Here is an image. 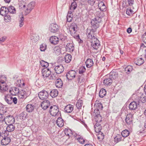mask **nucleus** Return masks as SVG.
Here are the masks:
<instances>
[{"label":"nucleus","mask_w":146,"mask_h":146,"mask_svg":"<svg viewBox=\"0 0 146 146\" xmlns=\"http://www.w3.org/2000/svg\"><path fill=\"white\" fill-rule=\"evenodd\" d=\"M96 30L93 29H87L86 35L88 38L91 40V46L94 49L97 50L100 45L98 40L96 37L94 33Z\"/></svg>","instance_id":"obj_1"},{"label":"nucleus","mask_w":146,"mask_h":146,"mask_svg":"<svg viewBox=\"0 0 146 146\" xmlns=\"http://www.w3.org/2000/svg\"><path fill=\"white\" fill-rule=\"evenodd\" d=\"M6 79V77L0 76V91L1 92H5L8 89V86L5 82Z\"/></svg>","instance_id":"obj_2"},{"label":"nucleus","mask_w":146,"mask_h":146,"mask_svg":"<svg viewBox=\"0 0 146 146\" xmlns=\"http://www.w3.org/2000/svg\"><path fill=\"white\" fill-rule=\"evenodd\" d=\"M49 112L52 116H61L60 112L59 111V109L58 106L54 105L50 107Z\"/></svg>","instance_id":"obj_3"},{"label":"nucleus","mask_w":146,"mask_h":146,"mask_svg":"<svg viewBox=\"0 0 146 146\" xmlns=\"http://www.w3.org/2000/svg\"><path fill=\"white\" fill-rule=\"evenodd\" d=\"M35 5V2H31L29 3L26 7L25 5L23 6V8L25 12V15L28 14L34 8Z\"/></svg>","instance_id":"obj_4"},{"label":"nucleus","mask_w":146,"mask_h":146,"mask_svg":"<svg viewBox=\"0 0 146 146\" xmlns=\"http://www.w3.org/2000/svg\"><path fill=\"white\" fill-rule=\"evenodd\" d=\"M133 117L131 113L127 115L125 119V125L129 127H131L133 125Z\"/></svg>","instance_id":"obj_5"},{"label":"nucleus","mask_w":146,"mask_h":146,"mask_svg":"<svg viewBox=\"0 0 146 146\" xmlns=\"http://www.w3.org/2000/svg\"><path fill=\"white\" fill-rule=\"evenodd\" d=\"M101 21L100 19L98 20L97 18H94L92 19L91 21L92 29L96 31V29L99 27V24Z\"/></svg>","instance_id":"obj_6"},{"label":"nucleus","mask_w":146,"mask_h":146,"mask_svg":"<svg viewBox=\"0 0 146 146\" xmlns=\"http://www.w3.org/2000/svg\"><path fill=\"white\" fill-rule=\"evenodd\" d=\"M49 29L51 33H55L59 31V27L57 24L52 23L50 25Z\"/></svg>","instance_id":"obj_7"},{"label":"nucleus","mask_w":146,"mask_h":146,"mask_svg":"<svg viewBox=\"0 0 146 146\" xmlns=\"http://www.w3.org/2000/svg\"><path fill=\"white\" fill-rule=\"evenodd\" d=\"M38 95L40 100H46L49 96V94L47 91L43 90L39 93Z\"/></svg>","instance_id":"obj_8"},{"label":"nucleus","mask_w":146,"mask_h":146,"mask_svg":"<svg viewBox=\"0 0 146 146\" xmlns=\"http://www.w3.org/2000/svg\"><path fill=\"white\" fill-rule=\"evenodd\" d=\"M137 102H138V105H139L141 103H146V96H145L142 94L140 96H138L136 97Z\"/></svg>","instance_id":"obj_9"},{"label":"nucleus","mask_w":146,"mask_h":146,"mask_svg":"<svg viewBox=\"0 0 146 146\" xmlns=\"http://www.w3.org/2000/svg\"><path fill=\"white\" fill-rule=\"evenodd\" d=\"M76 75V72L74 70L69 71L66 74V76L68 80H72L75 78Z\"/></svg>","instance_id":"obj_10"},{"label":"nucleus","mask_w":146,"mask_h":146,"mask_svg":"<svg viewBox=\"0 0 146 146\" xmlns=\"http://www.w3.org/2000/svg\"><path fill=\"white\" fill-rule=\"evenodd\" d=\"M31 92L30 91L25 89L22 90L21 91L20 96L21 98L26 99L30 94Z\"/></svg>","instance_id":"obj_11"},{"label":"nucleus","mask_w":146,"mask_h":146,"mask_svg":"<svg viewBox=\"0 0 146 146\" xmlns=\"http://www.w3.org/2000/svg\"><path fill=\"white\" fill-rule=\"evenodd\" d=\"M15 122V119L13 116L9 115L5 117V123L7 124L8 123L9 124H14Z\"/></svg>","instance_id":"obj_12"},{"label":"nucleus","mask_w":146,"mask_h":146,"mask_svg":"<svg viewBox=\"0 0 146 146\" xmlns=\"http://www.w3.org/2000/svg\"><path fill=\"white\" fill-rule=\"evenodd\" d=\"M54 69L56 73L58 74H60L62 73L64 70V67L61 64L56 66Z\"/></svg>","instance_id":"obj_13"},{"label":"nucleus","mask_w":146,"mask_h":146,"mask_svg":"<svg viewBox=\"0 0 146 146\" xmlns=\"http://www.w3.org/2000/svg\"><path fill=\"white\" fill-rule=\"evenodd\" d=\"M42 73L43 77L44 78L49 76L51 72L49 68H44L42 70Z\"/></svg>","instance_id":"obj_14"},{"label":"nucleus","mask_w":146,"mask_h":146,"mask_svg":"<svg viewBox=\"0 0 146 146\" xmlns=\"http://www.w3.org/2000/svg\"><path fill=\"white\" fill-rule=\"evenodd\" d=\"M50 105V102L47 100H45L42 102L41 104V107L44 110L46 109Z\"/></svg>","instance_id":"obj_15"},{"label":"nucleus","mask_w":146,"mask_h":146,"mask_svg":"<svg viewBox=\"0 0 146 146\" xmlns=\"http://www.w3.org/2000/svg\"><path fill=\"white\" fill-rule=\"evenodd\" d=\"M74 48L73 44L71 43H68L66 44V49L67 51L72 52L74 50Z\"/></svg>","instance_id":"obj_16"},{"label":"nucleus","mask_w":146,"mask_h":146,"mask_svg":"<svg viewBox=\"0 0 146 146\" xmlns=\"http://www.w3.org/2000/svg\"><path fill=\"white\" fill-rule=\"evenodd\" d=\"M11 141L10 137H4L3 138L1 141V143L2 145H8Z\"/></svg>","instance_id":"obj_17"},{"label":"nucleus","mask_w":146,"mask_h":146,"mask_svg":"<svg viewBox=\"0 0 146 146\" xmlns=\"http://www.w3.org/2000/svg\"><path fill=\"white\" fill-rule=\"evenodd\" d=\"M8 11L7 8L5 6L2 7L0 10V14L2 16L8 14Z\"/></svg>","instance_id":"obj_18"},{"label":"nucleus","mask_w":146,"mask_h":146,"mask_svg":"<svg viewBox=\"0 0 146 146\" xmlns=\"http://www.w3.org/2000/svg\"><path fill=\"white\" fill-rule=\"evenodd\" d=\"M59 38L56 36H53L50 37L49 40L51 43L54 44H57L59 42Z\"/></svg>","instance_id":"obj_19"},{"label":"nucleus","mask_w":146,"mask_h":146,"mask_svg":"<svg viewBox=\"0 0 146 146\" xmlns=\"http://www.w3.org/2000/svg\"><path fill=\"white\" fill-rule=\"evenodd\" d=\"M118 76V73L115 70H113L109 74V77L112 80L115 79L117 78Z\"/></svg>","instance_id":"obj_20"},{"label":"nucleus","mask_w":146,"mask_h":146,"mask_svg":"<svg viewBox=\"0 0 146 146\" xmlns=\"http://www.w3.org/2000/svg\"><path fill=\"white\" fill-rule=\"evenodd\" d=\"M19 92V89L16 87H13L9 90V92L12 95H15Z\"/></svg>","instance_id":"obj_21"},{"label":"nucleus","mask_w":146,"mask_h":146,"mask_svg":"<svg viewBox=\"0 0 146 146\" xmlns=\"http://www.w3.org/2000/svg\"><path fill=\"white\" fill-rule=\"evenodd\" d=\"M137 103L134 101L131 102L129 106V109L131 110H135L137 108Z\"/></svg>","instance_id":"obj_22"},{"label":"nucleus","mask_w":146,"mask_h":146,"mask_svg":"<svg viewBox=\"0 0 146 146\" xmlns=\"http://www.w3.org/2000/svg\"><path fill=\"white\" fill-rule=\"evenodd\" d=\"M86 67L88 68L91 67L94 64L93 60L91 58H88L87 59L85 62Z\"/></svg>","instance_id":"obj_23"},{"label":"nucleus","mask_w":146,"mask_h":146,"mask_svg":"<svg viewBox=\"0 0 146 146\" xmlns=\"http://www.w3.org/2000/svg\"><path fill=\"white\" fill-rule=\"evenodd\" d=\"M55 84L56 87L58 88H61L63 85V83L60 78L57 79L55 82Z\"/></svg>","instance_id":"obj_24"},{"label":"nucleus","mask_w":146,"mask_h":146,"mask_svg":"<svg viewBox=\"0 0 146 146\" xmlns=\"http://www.w3.org/2000/svg\"><path fill=\"white\" fill-rule=\"evenodd\" d=\"M94 128L95 131L97 133L100 132L102 128L101 125L100 123H97L94 125Z\"/></svg>","instance_id":"obj_25"},{"label":"nucleus","mask_w":146,"mask_h":146,"mask_svg":"<svg viewBox=\"0 0 146 146\" xmlns=\"http://www.w3.org/2000/svg\"><path fill=\"white\" fill-rule=\"evenodd\" d=\"M134 62V63L136 65L140 66L143 64L144 62V60L142 58H138L135 59Z\"/></svg>","instance_id":"obj_26"},{"label":"nucleus","mask_w":146,"mask_h":146,"mask_svg":"<svg viewBox=\"0 0 146 146\" xmlns=\"http://www.w3.org/2000/svg\"><path fill=\"white\" fill-rule=\"evenodd\" d=\"M64 109L66 112L70 113L73 110V106L70 104L68 105L65 106Z\"/></svg>","instance_id":"obj_27"},{"label":"nucleus","mask_w":146,"mask_h":146,"mask_svg":"<svg viewBox=\"0 0 146 146\" xmlns=\"http://www.w3.org/2000/svg\"><path fill=\"white\" fill-rule=\"evenodd\" d=\"M112 80L109 77V78H106L104 80V84L107 86H110L112 82Z\"/></svg>","instance_id":"obj_28"},{"label":"nucleus","mask_w":146,"mask_h":146,"mask_svg":"<svg viewBox=\"0 0 146 146\" xmlns=\"http://www.w3.org/2000/svg\"><path fill=\"white\" fill-rule=\"evenodd\" d=\"M13 124H9L8 125V126L6 127V130L9 132H12L14 130L15 127L13 125Z\"/></svg>","instance_id":"obj_29"},{"label":"nucleus","mask_w":146,"mask_h":146,"mask_svg":"<svg viewBox=\"0 0 146 146\" xmlns=\"http://www.w3.org/2000/svg\"><path fill=\"white\" fill-rule=\"evenodd\" d=\"M123 2L125 3L126 7H131L134 4V0H125Z\"/></svg>","instance_id":"obj_30"},{"label":"nucleus","mask_w":146,"mask_h":146,"mask_svg":"<svg viewBox=\"0 0 146 146\" xmlns=\"http://www.w3.org/2000/svg\"><path fill=\"white\" fill-rule=\"evenodd\" d=\"M57 125L60 127H62L64 125V123L63 119L61 117H58L56 120Z\"/></svg>","instance_id":"obj_31"},{"label":"nucleus","mask_w":146,"mask_h":146,"mask_svg":"<svg viewBox=\"0 0 146 146\" xmlns=\"http://www.w3.org/2000/svg\"><path fill=\"white\" fill-rule=\"evenodd\" d=\"M103 13L102 12L100 11H98L96 13V17L95 18H97L98 20L99 19L101 21V19L103 17Z\"/></svg>","instance_id":"obj_32"},{"label":"nucleus","mask_w":146,"mask_h":146,"mask_svg":"<svg viewBox=\"0 0 146 146\" xmlns=\"http://www.w3.org/2000/svg\"><path fill=\"white\" fill-rule=\"evenodd\" d=\"M70 28L71 29V31L72 30L74 31V33H75L76 32L78 29V27L77 24L74 23H72L70 26Z\"/></svg>","instance_id":"obj_33"},{"label":"nucleus","mask_w":146,"mask_h":146,"mask_svg":"<svg viewBox=\"0 0 146 146\" xmlns=\"http://www.w3.org/2000/svg\"><path fill=\"white\" fill-rule=\"evenodd\" d=\"M58 91L56 89L52 90L50 94V96L52 98H54L56 97L58 95Z\"/></svg>","instance_id":"obj_34"},{"label":"nucleus","mask_w":146,"mask_h":146,"mask_svg":"<svg viewBox=\"0 0 146 146\" xmlns=\"http://www.w3.org/2000/svg\"><path fill=\"white\" fill-rule=\"evenodd\" d=\"M5 100L9 104H11L12 103V97L10 96H5Z\"/></svg>","instance_id":"obj_35"},{"label":"nucleus","mask_w":146,"mask_h":146,"mask_svg":"<svg viewBox=\"0 0 146 146\" xmlns=\"http://www.w3.org/2000/svg\"><path fill=\"white\" fill-rule=\"evenodd\" d=\"M106 94V90L104 88L101 89L99 93V96L100 98H103L105 96Z\"/></svg>","instance_id":"obj_36"},{"label":"nucleus","mask_w":146,"mask_h":146,"mask_svg":"<svg viewBox=\"0 0 146 146\" xmlns=\"http://www.w3.org/2000/svg\"><path fill=\"white\" fill-rule=\"evenodd\" d=\"M8 13L10 14H15L16 12V10L15 8L13 6H10L8 8Z\"/></svg>","instance_id":"obj_37"},{"label":"nucleus","mask_w":146,"mask_h":146,"mask_svg":"<svg viewBox=\"0 0 146 146\" xmlns=\"http://www.w3.org/2000/svg\"><path fill=\"white\" fill-rule=\"evenodd\" d=\"M64 133L67 136H71L73 135V132L71 129L66 128L64 130Z\"/></svg>","instance_id":"obj_38"},{"label":"nucleus","mask_w":146,"mask_h":146,"mask_svg":"<svg viewBox=\"0 0 146 146\" xmlns=\"http://www.w3.org/2000/svg\"><path fill=\"white\" fill-rule=\"evenodd\" d=\"M72 56L70 54H67L65 56L64 59L65 62L67 63H69L71 61Z\"/></svg>","instance_id":"obj_39"},{"label":"nucleus","mask_w":146,"mask_h":146,"mask_svg":"<svg viewBox=\"0 0 146 146\" xmlns=\"http://www.w3.org/2000/svg\"><path fill=\"white\" fill-rule=\"evenodd\" d=\"M26 109L27 111L31 112L33 110L34 107L31 104H28L26 107Z\"/></svg>","instance_id":"obj_40"},{"label":"nucleus","mask_w":146,"mask_h":146,"mask_svg":"<svg viewBox=\"0 0 146 146\" xmlns=\"http://www.w3.org/2000/svg\"><path fill=\"white\" fill-rule=\"evenodd\" d=\"M133 70V67L131 66H128L125 69V71L127 74H129Z\"/></svg>","instance_id":"obj_41"},{"label":"nucleus","mask_w":146,"mask_h":146,"mask_svg":"<svg viewBox=\"0 0 146 146\" xmlns=\"http://www.w3.org/2000/svg\"><path fill=\"white\" fill-rule=\"evenodd\" d=\"M77 7V5L76 3L74 1L71 3L70 7V10L72 11H74V10Z\"/></svg>","instance_id":"obj_42"},{"label":"nucleus","mask_w":146,"mask_h":146,"mask_svg":"<svg viewBox=\"0 0 146 146\" xmlns=\"http://www.w3.org/2000/svg\"><path fill=\"white\" fill-rule=\"evenodd\" d=\"M95 109L100 110H101L103 108V106L101 103H97L95 104L94 105Z\"/></svg>","instance_id":"obj_43"},{"label":"nucleus","mask_w":146,"mask_h":146,"mask_svg":"<svg viewBox=\"0 0 146 146\" xmlns=\"http://www.w3.org/2000/svg\"><path fill=\"white\" fill-rule=\"evenodd\" d=\"M129 131L127 129H125L121 133L122 136L124 137H127L129 135Z\"/></svg>","instance_id":"obj_44"},{"label":"nucleus","mask_w":146,"mask_h":146,"mask_svg":"<svg viewBox=\"0 0 146 146\" xmlns=\"http://www.w3.org/2000/svg\"><path fill=\"white\" fill-rule=\"evenodd\" d=\"M83 105V101L81 100H78L76 104V106L78 109H81Z\"/></svg>","instance_id":"obj_45"},{"label":"nucleus","mask_w":146,"mask_h":146,"mask_svg":"<svg viewBox=\"0 0 146 146\" xmlns=\"http://www.w3.org/2000/svg\"><path fill=\"white\" fill-rule=\"evenodd\" d=\"M122 139V137L119 135H117L114 138V141L116 143H117L120 141Z\"/></svg>","instance_id":"obj_46"},{"label":"nucleus","mask_w":146,"mask_h":146,"mask_svg":"<svg viewBox=\"0 0 146 146\" xmlns=\"http://www.w3.org/2000/svg\"><path fill=\"white\" fill-rule=\"evenodd\" d=\"M41 66L43 67L46 68L48 66V63L43 60H41L40 61Z\"/></svg>","instance_id":"obj_47"},{"label":"nucleus","mask_w":146,"mask_h":146,"mask_svg":"<svg viewBox=\"0 0 146 146\" xmlns=\"http://www.w3.org/2000/svg\"><path fill=\"white\" fill-rule=\"evenodd\" d=\"M95 118L96 123H100L102 121V117L100 115H98V116L96 115L95 117Z\"/></svg>","instance_id":"obj_48"},{"label":"nucleus","mask_w":146,"mask_h":146,"mask_svg":"<svg viewBox=\"0 0 146 146\" xmlns=\"http://www.w3.org/2000/svg\"><path fill=\"white\" fill-rule=\"evenodd\" d=\"M24 18L23 15H22L21 17L20 18L19 20V26L21 27L23 26L24 24Z\"/></svg>","instance_id":"obj_49"},{"label":"nucleus","mask_w":146,"mask_h":146,"mask_svg":"<svg viewBox=\"0 0 146 146\" xmlns=\"http://www.w3.org/2000/svg\"><path fill=\"white\" fill-rule=\"evenodd\" d=\"M46 48V45L45 43H42L40 45V49L41 51H44Z\"/></svg>","instance_id":"obj_50"},{"label":"nucleus","mask_w":146,"mask_h":146,"mask_svg":"<svg viewBox=\"0 0 146 146\" xmlns=\"http://www.w3.org/2000/svg\"><path fill=\"white\" fill-rule=\"evenodd\" d=\"M73 18V15L69 13L68 14L67 16V21L68 22H71Z\"/></svg>","instance_id":"obj_51"},{"label":"nucleus","mask_w":146,"mask_h":146,"mask_svg":"<svg viewBox=\"0 0 146 146\" xmlns=\"http://www.w3.org/2000/svg\"><path fill=\"white\" fill-rule=\"evenodd\" d=\"M4 16V19L6 22H9L11 20V17L9 15L6 14Z\"/></svg>","instance_id":"obj_52"},{"label":"nucleus","mask_w":146,"mask_h":146,"mask_svg":"<svg viewBox=\"0 0 146 146\" xmlns=\"http://www.w3.org/2000/svg\"><path fill=\"white\" fill-rule=\"evenodd\" d=\"M77 80L79 83H81L84 81V80L82 76L78 75L77 76Z\"/></svg>","instance_id":"obj_53"},{"label":"nucleus","mask_w":146,"mask_h":146,"mask_svg":"<svg viewBox=\"0 0 146 146\" xmlns=\"http://www.w3.org/2000/svg\"><path fill=\"white\" fill-rule=\"evenodd\" d=\"M26 115L25 114V112H22L21 113L19 116V118L21 120H24L26 118Z\"/></svg>","instance_id":"obj_54"},{"label":"nucleus","mask_w":146,"mask_h":146,"mask_svg":"<svg viewBox=\"0 0 146 146\" xmlns=\"http://www.w3.org/2000/svg\"><path fill=\"white\" fill-rule=\"evenodd\" d=\"M86 70V68L84 66L81 67L79 70V73L80 74H83Z\"/></svg>","instance_id":"obj_55"},{"label":"nucleus","mask_w":146,"mask_h":146,"mask_svg":"<svg viewBox=\"0 0 146 146\" xmlns=\"http://www.w3.org/2000/svg\"><path fill=\"white\" fill-rule=\"evenodd\" d=\"M5 117L4 115L0 113V123H3L4 121L5 122Z\"/></svg>","instance_id":"obj_56"},{"label":"nucleus","mask_w":146,"mask_h":146,"mask_svg":"<svg viewBox=\"0 0 146 146\" xmlns=\"http://www.w3.org/2000/svg\"><path fill=\"white\" fill-rule=\"evenodd\" d=\"M77 139L80 143L82 144L84 143L85 140L82 137L80 136L77 138Z\"/></svg>","instance_id":"obj_57"},{"label":"nucleus","mask_w":146,"mask_h":146,"mask_svg":"<svg viewBox=\"0 0 146 146\" xmlns=\"http://www.w3.org/2000/svg\"><path fill=\"white\" fill-rule=\"evenodd\" d=\"M133 12V11L130 8H128L127 9L126 13L127 15H130L131 14H132Z\"/></svg>","instance_id":"obj_58"},{"label":"nucleus","mask_w":146,"mask_h":146,"mask_svg":"<svg viewBox=\"0 0 146 146\" xmlns=\"http://www.w3.org/2000/svg\"><path fill=\"white\" fill-rule=\"evenodd\" d=\"M100 111L99 110L95 109L93 113V115H94L95 117L98 115H100Z\"/></svg>","instance_id":"obj_59"},{"label":"nucleus","mask_w":146,"mask_h":146,"mask_svg":"<svg viewBox=\"0 0 146 146\" xmlns=\"http://www.w3.org/2000/svg\"><path fill=\"white\" fill-rule=\"evenodd\" d=\"M142 40L146 44V33H144L142 36Z\"/></svg>","instance_id":"obj_60"},{"label":"nucleus","mask_w":146,"mask_h":146,"mask_svg":"<svg viewBox=\"0 0 146 146\" xmlns=\"http://www.w3.org/2000/svg\"><path fill=\"white\" fill-rule=\"evenodd\" d=\"M88 2L90 5H93L95 2V0H88Z\"/></svg>","instance_id":"obj_61"},{"label":"nucleus","mask_w":146,"mask_h":146,"mask_svg":"<svg viewBox=\"0 0 146 146\" xmlns=\"http://www.w3.org/2000/svg\"><path fill=\"white\" fill-rule=\"evenodd\" d=\"M9 133L7 131L5 130L4 131H3L2 133V134H1V136H4V135H9Z\"/></svg>","instance_id":"obj_62"},{"label":"nucleus","mask_w":146,"mask_h":146,"mask_svg":"<svg viewBox=\"0 0 146 146\" xmlns=\"http://www.w3.org/2000/svg\"><path fill=\"white\" fill-rule=\"evenodd\" d=\"M99 9L100 11L102 12L105 11L106 10V7L105 5H103V6H102L101 7L99 8Z\"/></svg>","instance_id":"obj_63"},{"label":"nucleus","mask_w":146,"mask_h":146,"mask_svg":"<svg viewBox=\"0 0 146 146\" xmlns=\"http://www.w3.org/2000/svg\"><path fill=\"white\" fill-rule=\"evenodd\" d=\"M104 5H105V4L103 1H100V2H98V7L99 8Z\"/></svg>","instance_id":"obj_64"}]
</instances>
